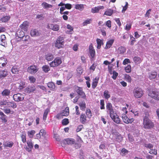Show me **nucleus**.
<instances>
[{
	"mask_svg": "<svg viewBox=\"0 0 159 159\" xmlns=\"http://www.w3.org/2000/svg\"><path fill=\"white\" fill-rule=\"evenodd\" d=\"M106 109L107 112L109 113L110 117L113 121L117 124H120L121 120L119 116L114 111L111 103L108 102L107 104Z\"/></svg>",
	"mask_w": 159,
	"mask_h": 159,
	"instance_id": "nucleus-1",
	"label": "nucleus"
},
{
	"mask_svg": "<svg viewBox=\"0 0 159 159\" xmlns=\"http://www.w3.org/2000/svg\"><path fill=\"white\" fill-rule=\"evenodd\" d=\"M145 114L143 117V127L145 129H151L154 127V124L148 118L149 116L148 113L146 112Z\"/></svg>",
	"mask_w": 159,
	"mask_h": 159,
	"instance_id": "nucleus-2",
	"label": "nucleus"
},
{
	"mask_svg": "<svg viewBox=\"0 0 159 159\" xmlns=\"http://www.w3.org/2000/svg\"><path fill=\"white\" fill-rule=\"evenodd\" d=\"M127 113V108L125 107H123L121 111V117L125 123L126 124H131L134 122V119L133 118H130V117H128L126 115Z\"/></svg>",
	"mask_w": 159,
	"mask_h": 159,
	"instance_id": "nucleus-3",
	"label": "nucleus"
},
{
	"mask_svg": "<svg viewBox=\"0 0 159 159\" xmlns=\"http://www.w3.org/2000/svg\"><path fill=\"white\" fill-rule=\"evenodd\" d=\"M64 43V40L63 37L59 36L58 37L55 43V47L60 49L63 47Z\"/></svg>",
	"mask_w": 159,
	"mask_h": 159,
	"instance_id": "nucleus-4",
	"label": "nucleus"
},
{
	"mask_svg": "<svg viewBox=\"0 0 159 159\" xmlns=\"http://www.w3.org/2000/svg\"><path fill=\"white\" fill-rule=\"evenodd\" d=\"M134 96L136 98H140L143 95V90L139 87L135 88L133 90Z\"/></svg>",
	"mask_w": 159,
	"mask_h": 159,
	"instance_id": "nucleus-5",
	"label": "nucleus"
},
{
	"mask_svg": "<svg viewBox=\"0 0 159 159\" xmlns=\"http://www.w3.org/2000/svg\"><path fill=\"white\" fill-rule=\"evenodd\" d=\"M62 63L61 58L59 57L55 58L54 60L49 64L50 67H56L60 65Z\"/></svg>",
	"mask_w": 159,
	"mask_h": 159,
	"instance_id": "nucleus-6",
	"label": "nucleus"
},
{
	"mask_svg": "<svg viewBox=\"0 0 159 159\" xmlns=\"http://www.w3.org/2000/svg\"><path fill=\"white\" fill-rule=\"evenodd\" d=\"M39 70L38 67L34 65H33L29 66L27 68V71L31 74H34L36 73Z\"/></svg>",
	"mask_w": 159,
	"mask_h": 159,
	"instance_id": "nucleus-7",
	"label": "nucleus"
},
{
	"mask_svg": "<svg viewBox=\"0 0 159 159\" xmlns=\"http://www.w3.org/2000/svg\"><path fill=\"white\" fill-rule=\"evenodd\" d=\"M76 92L77 94L81 98L86 99V95L85 93L83 91L82 88L77 86L75 88Z\"/></svg>",
	"mask_w": 159,
	"mask_h": 159,
	"instance_id": "nucleus-8",
	"label": "nucleus"
},
{
	"mask_svg": "<svg viewBox=\"0 0 159 159\" xmlns=\"http://www.w3.org/2000/svg\"><path fill=\"white\" fill-rule=\"evenodd\" d=\"M149 96L156 100H159V90H155L150 91L148 93Z\"/></svg>",
	"mask_w": 159,
	"mask_h": 159,
	"instance_id": "nucleus-9",
	"label": "nucleus"
},
{
	"mask_svg": "<svg viewBox=\"0 0 159 159\" xmlns=\"http://www.w3.org/2000/svg\"><path fill=\"white\" fill-rule=\"evenodd\" d=\"M13 100L16 102H19L22 101L24 98V95L20 93L14 94L13 96Z\"/></svg>",
	"mask_w": 159,
	"mask_h": 159,
	"instance_id": "nucleus-10",
	"label": "nucleus"
},
{
	"mask_svg": "<svg viewBox=\"0 0 159 159\" xmlns=\"http://www.w3.org/2000/svg\"><path fill=\"white\" fill-rule=\"evenodd\" d=\"M26 143L27 145L25 148V149L27 151L29 152H31L33 148V143H32L31 139L28 140Z\"/></svg>",
	"mask_w": 159,
	"mask_h": 159,
	"instance_id": "nucleus-11",
	"label": "nucleus"
},
{
	"mask_svg": "<svg viewBox=\"0 0 159 159\" xmlns=\"http://www.w3.org/2000/svg\"><path fill=\"white\" fill-rule=\"evenodd\" d=\"M89 53L92 58H93L95 56V51L94 49L93 45L92 43H91L89 46Z\"/></svg>",
	"mask_w": 159,
	"mask_h": 159,
	"instance_id": "nucleus-12",
	"label": "nucleus"
},
{
	"mask_svg": "<svg viewBox=\"0 0 159 159\" xmlns=\"http://www.w3.org/2000/svg\"><path fill=\"white\" fill-rule=\"evenodd\" d=\"M7 62V59L3 57H0V68L5 67Z\"/></svg>",
	"mask_w": 159,
	"mask_h": 159,
	"instance_id": "nucleus-13",
	"label": "nucleus"
},
{
	"mask_svg": "<svg viewBox=\"0 0 159 159\" xmlns=\"http://www.w3.org/2000/svg\"><path fill=\"white\" fill-rule=\"evenodd\" d=\"M48 28L54 31H58L60 29L59 25L57 24H50L48 25Z\"/></svg>",
	"mask_w": 159,
	"mask_h": 159,
	"instance_id": "nucleus-14",
	"label": "nucleus"
},
{
	"mask_svg": "<svg viewBox=\"0 0 159 159\" xmlns=\"http://www.w3.org/2000/svg\"><path fill=\"white\" fill-rule=\"evenodd\" d=\"M20 26L22 30L26 31L29 26V22L27 21H25Z\"/></svg>",
	"mask_w": 159,
	"mask_h": 159,
	"instance_id": "nucleus-15",
	"label": "nucleus"
},
{
	"mask_svg": "<svg viewBox=\"0 0 159 159\" xmlns=\"http://www.w3.org/2000/svg\"><path fill=\"white\" fill-rule=\"evenodd\" d=\"M8 75V72L6 69L0 70V79L2 80Z\"/></svg>",
	"mask_w": 159,
	"mask_h": 159,
	"instance_id": "nucleus-16",
	"label": "nucleus"
},
{
	"mask_svg": "<svg viewBox=\"0 0 159 159\" xmlns=\"http://www.w3.org/2000/svg\"><path fill=\"white\" fill-rule=\"evenodd\" d=\"M103 6H99L97 7H95L94 8L91 9V12L93 13H98L99 11L101 9H104Z\"/></svg>",
	"mask_w": 159,
	"mask_h": 159,
	"instance_id": "nucleus-17",
	"label": "nucleus"
},
{
	"mask_svg": "<svg viewBox=\"0 0 159 159\" xmlns=\"http://www.w3.org/2000/svg\"><path fill=\"white\" fill-rule=\"evenodd\" d=\"M48 87L52 91H55L57 89V88L54 83L52 82H49L47 84Z\"/></svg>",
	"mask_w": 159,
	"mask_h": 159,
	"instance_id": "nucleus-18",
	"label": "nucleus"
},
{
	"mask_svg": "<svg viewBox=\"0 0 159 159\" xmlns=\"http://www.w3.org/2000/svg\"><path fill=\"white\" fill-rule=\"evenodd\" d=\"M80 121L82 124H85L87 120V116L84 113H81L80 116Z\"/></svg>",
	"mask_w": 159,
	"mask_h": 159,
	"instance_id": "nucleus-19",
	"label": "nucleus"
},
{
	"mask_svg": "<svg viewBox=\"0 0 159 159\" xmlns=\"http://www.w3.org/2000/svg\"><path fill=\"white\" fill-rule=\"evenodd\" d=\"M115 137L116 140L118 142L120 143L123 140V137L118 133H116L115 134Z\"/></svg>",
	"mask_w": 159,
	"mask_h": 159,
	"instance_id": "nucleus-20",
	"label": "nucleus"
},
{
	"mask_svg": "<svg viewBox=\"0 0 159 159\" xmlns=\"http://www.w3.org/2000/svg\"><path fill=\"white\" fill-rule=\"evenodd\" d=\"M30 34L31 35L32 37L38 36L40 34V33L35 29L31 30Z\"/></svg>",
	"mask_w": 159,
	"mask_h": 159,
	"instance_id": "nucleus-21",
	"label": "nucleus"
},
{
	"mask_svg": "<svg viewBox=\"0 0 159 159\" xmlns=\"http://www.w3.org/2000/svg\"><path fill=\"white\" fill-rule=\"evenodd\" d=\"M36 89L35 86L33 85V86H29L25 89V90L28 93H30L34 92Z\"/></svg>",
	"mask_w": 159,
	"mask_h": 159,
	"instance_id": "nucleus-22",
	"label": "nucleus"
},
{
	"mask_svg": "<svg viewBox=\"0 0 159 159\" xmlns=\"http://www.w3.org/2000/svg\"><path fill=\"white\" fill-rule=\"evenodd\" d=\"M0 119L4 123H6L7 122V116L1 110H0Z\"/></svg>",
	"mask_w": 159,
	"mask_h": 159,
	"instance_id": "nucleus-23",
	"label": "nucleus"
},
{
	"mask_svg": "<svg viewBox=\"0 0 159 159\" xmlns=\"http://www.w3.org/2000/svg\"><path fill=\"white\" fill-rule=\"evenodd\" d=\"M7 105L8 107L15 109L17 107V106L16 103L14 101H9L7 102Z\"/></svg>",
	"mask_w": 159,
	"mask_h": 159,
	"instance_id": "nucleus-24",
	"label": "nucleus"
},
{
	"mask_svg": "<svg viewBox=\"0 0 159 159\" xmlns=\"http://www.w3.org/2000/svg\"><path fill=\"white\" fill-rule=\"evenodd\" d=\"M148 78L150 80L155 79L157 76V73L156 71L151 72L148 73Z\"/></svg>",
	"mask_w": 159,
	"mask_h": 159,
	"instance_id": "nucleus-25",
	"label": "nucleus"
},
{
	"mask_svg": "<svg viewBox=\"0 0 159 159\" xmlns=\"http://www.w3.org/2000/svg\"><path fill=\"white\" fill-rule=\"evenodd\" d=\"M11 71V72L15 74H18L19 73L20 70L19 68L16 66H14L12 68Z\"/></svg>",
	"mask_w": 159,
	"mask_h": 159,
	"instance_id": "nucleus-26",
	"label": "nucleus"
},
{
	"mask_svg": "<svg viewBox=\"0 0 159 159\" xmlns=\"http://www.w3.org/2000/svg\"><path fill=\"white\" fill-rule=\"evenodd\" d=\"M99 77H96L95 78L92 84V87L93 89H94L96 87L98 83V81L99 80Z\"/></svg>",
	"mask_w": 159,
	"mask_h": 159,
	"instance_id": "nucleus-27",
	"label": "nucleus"
},
{
	"mask_svg": "<svg viewBox=\"0 0 159 159\" xmlns=\"http://www.w3.org/2000/svg\"><path fill=\"white\" fill-rule=\"evenodd\" d=\"M114 42V39H110L107 41L105 47V48L106 49L109 48L112 46Z\"/></svg>",
	"mask_w": 159,
	"mask_h": 159,
	"instance_id": "nucleus-28",
	"label": "nucleus"
},
{
	"mask_svg": "<svg viewBox=\"0 0 159 159\" xmlns=\"http://www.w3.org/2000/svg\"><path fill=\"white\" fill-rule=\"evenodd\" d=\"M64 143L67 144H72L75 143V140L72 139H67L64 141Z\"/></svg>",
	"mask_w": 159,
	"mask_h": 159,
	"instance_id": "nucleus-29",
	"label": "nucleus"
},
{
	"mask_svg": "<svg viewBox=\"0 0 159 159\" xmlns=\"http://www.w3.org/2000/svg\"><path fill=\"white\" fill-rule=\"evenodd\" d=\"M45 58L48 61H50L53 60L54 56L52 54L48 53L45 55Z\"/></svg>",
	"mask_w": 159,
	"mask_h": 159,
	"instance_id": "nucleus-30",
	"label": "nucleus"
},
{
	"mask_svg": "<svg viewBox=\"0 0 159 159\" xmlns=\"http://www.w3.org/2000/svg\"><path fill=\"white\" fill-rule=\"evenodd\" d=\"M125 48L123 46H120L117 49V52L120 54H123L126 51Z\"/></svg>",
	"mask_w": 159,
	"mask_h": 159,
	"instance_id": "nucleus-31",
	"label": "nucleus"
},
{
	"mask_svg": "<svg viewBox=\"0 0 159 159\" xmlns=\"http://www.w3.org/2000/svg\"><path fill=\"white\" fill-rule=\"evenodd\" d=\"M113 12V10L111 9H107L104 14V15L111 16Z\"/></svg>",
	"mask_w": 159,
	"mask_h": 159,
	"instance_id": "nucleus-32",
	"label": "nucleus"
},
{
	"mask_svg": "<svg viewBox=\"0 0 159 159\" xmlns=\"http://www.w3.org/2000/svg\"><path fill=\"white\" fill-rule=\"evenodd\" d=\"M79 105L80 107V109L83 111L85 110V109L86 108V103L84 101H82L81 102H80L79 103Z\"/></svg>",
	"mask_w": 159,
	"mask_h": 159,
	"instance_id": "nucleus-33",
	"label": "nucleus"
},
{
	"mask_svg": "<svg viewBox=\"0 0 159 159\" xmlns=\"http://www.w3.org/2000/svg\"><path fill=\"white\" fill-rule=\"evenodd\" d=\"M10 93L11 92L9 89H5L2 92L1 94L3 96H9Z\"/></svg>",
	"mask_w": 159,
	"mask_h": 159,
	"instance_id": "nucleus-34",
	"label": "nucleus"
},
{
	"mask_svg": "<svg viewBox=\"0 0 159 159\" xmlns=\"http://www.w3.org/2000/svg\"><path fill=\"white\" fill-rule=\"evenodd\" d=\"M17 85L18 86V89L19 90L23 89L25 87V83L21 82L20 83H17Z\"/></svg>",
	"mask_w": 159,
	"mask_h": 159,
	"instance_id": "nucleus-35",
	"label": "nucleus"
},
{
	"mask_svg": "<svg viewBox=\"0 0 159 159\" xmlns=\"http://www.w3.org/2000/svg\"><path fill=\"white\" fill-rule=\"evenodd\" d=\"M41 5L43 7L44 9H48L49 8H52V5L50 4L47 3L46 2H44L42 3Z\"/></svg>",
	"mask_w": 159,
	"mask_h": 159,
	"instance_id": "nucleus-36",
	"label": "nucleus"
},
{
	"mask_svg": "<svg viewBox=\"0 0 159 159\" xmlns=\"http://www.w3.org/2000/svg\"><path fill=\"white\" fill-rule=\"evenodd\" d=\"M63 116H67L69 114V108L66 107L65 109L63 110L62 112L61 113Z\"/></svg>",
	"mask_w": 159,
	"mask_h": 159,
	"instance_id": "nucleus-37",
	"label": "nucleus"
},
{
	"mask_svg": "<svg viewBox=\"0 0 159 159\" xmlns=\"http://www.w3.org/2000/svg\"><path fill=\"white\" fill-rule=\"evenodd\" d=\"M1 109L3 110L4 112L6 114H13L14 113V111L11 110L9 108H6L4 109Z\"/></svg>",
	"mask_w": 159,
	"mask_h": 159,
	"instance_id": "nucleus-38",
	"label": "nucleus"
},
{
	"mask_svg": "<svg viewBox=\"0 0 159 159\" xmlns=\"http://www.w3.org/2000/svg\"><path fill=\"white\" fill-rule=\"evenodd\" d=\"M14 143L12 142H6L3 144L4 147L11 148L13 145Z\"/></svg>",
	"mask_w": 159,
	"mask_h": 159,
	"instance_id": "nucleus-39",
	"label": "nucleus"
},
{
	"mask_svg": "<svg viewBox=\"0 0 159 159\" xmlns=\"http://www.w3.org/2000/svg\"><path fill=\"white\" fill-rule=\"evenodd\" d=\"M49 111L50 110L48 108H47L45 110L43 116V119L44 121L46 120Z\"/></svg>",
	"mask_w": 159,
	"mask_h": 159,
	"instance_id": "nucleus-40",
	"label": "nucleus"
},
{
	"mask_svg": "<svg viewBox=\"0 0 159 159\" xmlns=\"http://www.w3.org/2000/svg\"><path fill=\"white\" fill-rule=\"evenodd\" d=\"M75 8L80 11H82L84 8V5L82 4H77L75 5Z\"/></svg>",
	"mask_w": 159,
	"mask_h": 159,
	"instance_id": "nucleus-41",
	"label": "nucleus"
},
{
	"mask_svg": "<svg viewBox=\"0 0 159 159\" xmlns=\"http://www.w3.org/2000/svg\"><path fill=\"white\" fill-rule=\"evenodd\" d=\"M97 43V48L99 49L101 48L102 44H103V41L99 39H96Z\"/></svg>",
	"mask_w": 159,
	"mask_h": 159,
	"instance_id": "nucleus-42",
	"label": "nucleus"
},
{
	"mask_svg": "<svg viewBox=\"0 0 159 159\" xmlns=\"http://www.w3.org/2000/svg\"><path fill=\"white\" fill-rule=\"evenodd\" d=\"M10 16H6L1 18V20L3 22H7L10 19Z\"/></svg>",
	"mask_w": 159,
	"mask_h": 159,
	"instance_id": "nucleus-43",
	"label": "nucleus"
},
{
	"mask_svg": "<svg viewBox=\"0 0 159 159\" xmlns=\"http://www.w3.org/2000/svg\"><path fill=\"white\" fill-rule=\"evenodd\" d=\"M103 95L105 99L108 100L111 97L110 94L107 90L104 91L103 93Z\"/></svg>",
	"mask_w": 159,
	"mask_h": 159,
	"instance_id": "nucleus-44",
	"label": "nucleus"
},
{
	"mask_svg": "<svg viewBox=\"0 0 159 159\" xmlns=\"http://www.w3.org/2000/svg\"><path fill=\"white\" fill-rule=\"evenodd\" d=\"M21 32V33H22V35H20V36L19 37L20 38H21V37H23V40L24 41H28V40H29L30 39V37L28 35H27L26 36H24L23 35V34H24V32L23 31H22V32Z\"/></svg>",
	"mask_w": 159,
	"mask_h": 159,
	"instance_id": "nucleus-45",
	"label": "nucleus"
},
{
	"mask_svg": "<svg viewBox=\"0 0 159 159\" xmlns=\"http://www.w3.org/2000/svg\"><path fill=\"white\" fill-rule=\"evenodd\" d=\"M42 69L43 70L45 73L48 72L50 70L49 66L47 65L43 66L42 67Z\"/></svg>",
	"mask_w": 159,
	"mask_h": 159,
	"instance_id": "nucleus-46",
	"label": "nucleus"
},
{
	"mask_svg": "<svg viewBox=\"0 0 159 159\" xmlns=\"http://www.w3.org/2000/svg\"><path fill=\"white\" fill-rule=\"evenodd\" d=\"M128 151L125 148H123L121 149L120 151V154L122 156L125 155L126 154L128 153Z\"/></svg>",
	"mask_w": 159,
	"mask_h": 159,
	"instance_id": "nucleus-47",
	"label": "nucleus"
},
{
	"mask_svg": "<svg viewBox=\"0 0 159 159\" xmlns=\"http://www.w3.org/2000/svg\"><path fill=\"white\" fill-rule=\"evenodd\" d=\"M35 133V131L34 130L29 131L27 132V134L29 137L31 138H32L33 137Z\"/></svg>",
	"mask_w": 159,
	"mask_h": 159,
	"instance_id": "nucleus-48",
	"label": "nucleus"
},
{
	"mask_svg": "<svg viewBox=\"0 0 159 159\" xmlns=\"http://www.w3.org/2000/svg\"><path fill=\"white\" fill-rule=\"evenodd\" d=\"M85 113L87 117L88 118L90 119L92 116V112L89 109H87Z\"/></svg>",
	"mask_w": 159,
	"mask_h": 159,
	"instance_id": "nucleus-49",
	"label": "nucleus"
},
{
	"mask_svg": "<svg viewBox=\"0 0 159 159\" xmlns=\"http://www.w3.org/2000/svg\"><path fill=\"white\" fill-rule=\"evenodd\" d=\"M6 37L4 35H2L1 36V41L2 42L1 44L2 46L5 45Z\"/></svg>",
	"mask_w": 159,
	"mask_h": 159,
	"instance_id": "nucleus-50",
	"label": "nucleus"
},
{
	"mask_svg": "<svg viewBox=\"0 0 159 159\" xmlns=\"http://www.w3.org/2000/svg\"><path fill=\"white\" fill-rule=\"evenodd\" d=\"M20 138L21 141L23 143H25L26 142V134H23L21 135Z\"/></svg>",
	"mask_w": 159,
	"mask_h": 159,
	"instance_id": "nucleus-51",
	"label": "nucleus"
},
{
	"mask_svg": "<svg viewBox=\"0 0 159 159\" xmlns=\"http://www.w3.org/2000/svg\"><path fill=\"white\" fill-rule=\"evenodd\" d=\"M69 120L67 118H65L62 120V124L63 125H68L69 123Z\"/></svg>",
	"mask_w": 159,
	"mask_h": 159,
	"instance_id": "nucleus-52",
	"label": "nucleus"
},
{
	"mask_svg": "<svg viewBox=\"0 0 159 159\" xmlns=\"http://www.w3.org/2000/svg\"><path fill=\"white\" fill-rule=\"evenodd\" d=\"M100 109L101 110L104 109L105 108V102L103 99H102L100 100Z\"/></svg>",
	"mask_w": 159,
	"mask_h": 159,
	"instance_id": "nucleus-53",
	"label": "nucleus"
},
{
	"mask_svg": "<svg viewBox=\"0 0 159 159\" xmlns=\"http://www.w3.org/2000/svg\"><path fill=\"white\" fill-rule=\"evenodd\" d=\"M125 80H126L129 83H131L132 80V79L131 78V77L130 75H125Z\"/></svg>",
	"mask_w": 159,
	"mask_h": 159,
	"instance_id": "nucleus-54",
	"label": "nucleus"
},
{
	"mask_svg": "<svg viewBox=\"0 0 159 159\" xmlns=\"http://www.w3.org/2000/svg\"><path fill=\"white\" fill-rule=\"evenodd\" d=\"M125 70L127 73H129L131 71V66L130 65H128L125 68Z\"/></svg>",
	"mask_w": 159,
	"mask_h": 159,
	"instance_id": "nucleus-55",
	"label": "nucleus"
},
{
	"mask_svg": "<svg viewBox=\"0 0 159 159\" xmlns=\"http://www.w3.org/2000/svg\"><path fill=\"white\" fill-rule=\"evenodd\" d=\"M92 20L91 19H87L84 21L83 23V26H85L87 25L90 23L92 21Z\"/></svg>",
	"mask_w": 159,
	"mask_h": 159,
	"instance_id": "nucleus-56",
	"label": "nucleus"
},
{
	"mask_svg": "<svg viewBox=\"0 0 159 159\" xmlns=\"http://www.w3.org/2000/svg\"><path fill=\"white\" fill-rule=\"evenodd\" d=\"M113 75L112 76V78L114 80H116L118 75V73L116 72L115 71L113 70Z\"/></svg>",
	"mask_w": 159,
	"mask_h": 159,
	"instance_id": "nucleus-57",
	"label": "nucleus"
},
{
	"mask_svg": "<svg viewBox=\"0 0 159 159\" xmlns=\"http://www.w3.org/2000/svg\"><path fill=\"white\" fill-rule=\"evenodd\" d=\"M133 60L135 63H137L140 61L141 58L139 57H135L133 59Z\"/></svg>",
	"mask_w": 159,
	"mask_h": 159,
	"instance_id": "nucleus-58",
	"label": "nucleus"
},
{
	"mask_svg": "<svg viewBox=\"0 0 159 159\" xmlns=\"http://www.w3.org/2000/svg\"><path fill=\"white\" fill-rule=\"evenodd\" d=\"M83 128V126L82 125H78L76 131L77 132L80 131Z\"/></svg>",
	"mask_w": 159,
	"mask_h": 159,
	"instance_id": "nucleus-59",
	"label": "nucleus"
},
{
	"mask_svg": "<svg viewBox=\"0 0 159 159\" xmlns=\"http://www.w3.org/2000/svg\"><path fill=\"white\" fill-rule=\"evenodd\" d=\"M29 78L30 83H34L35 81V78L33 76H29Z\"/></svg>",
	"mask_w": 159,
	"mask_h": 159,
	"instance_id": "nucleus-60",
	"label": "nucleus"
},
{
	"mask_svg": "<svg viewBox=\"0 0 159 159\" xmlns=\"http://www.w3.org/2000/svg\"><path fill=\"white\" fill-rule=\"evenodd\" d=\"M7 102H7L6 100H3L1 101L0 102V107H2L3 106L6 105H7Z\"/></svg>",
	"mask_w": 159,
	"mask_h": 159,
	"instance_id": "nucleus-61",
	"label": "nucleus"
},
{
	"mask_svg": "<svg viewBox=\"0 0 159 159\" xmlns=\"http://www.w3.org/2000/svg\"><path fill=\"white\" fill-rule=\"evenodd\" d=\"M149 152L151 154H154L155 155H156L157 154V151L155 149H151Z\"/></svg>",
	"mask_w": 159,
	"mask_h": 159,
	"instance_id": "nucleus-62",
	"label": "nucleus"
},
{
	"mask_svg": "<svg viewBox=\"0 0 159 159\" xmlns=\"http://www.w3.org/2000/svg\"><path fill=\"white\" fill-rule=\"evenodd\" d=\"M128 6V3L127 2H125V5L123 7V9L122 10V11L125 12L127 9Z\"/></svg>",
	"mask_w": 159,
	"mask_h": 159,
	"instance_id": "nucleus-63",
	"label": "nucleus"
},
{
	"mask_svg": "<svg viewBox=\"0 0 159 159\" xmlns=\"http://www.w3.org/2000/svg\"><path fill=\"white\" fill-rule=\"evenodd\" d=\"M144 146L147 148H148L149 149H151V148H152L153 146L151 143L149 144H145L144 145Z\"/></svg>",
	"mask_w": 159,
	"mask_h": 159,
	"instance_id": "nucleus-64",
	"label": "nucleus"
}]
</instances>
